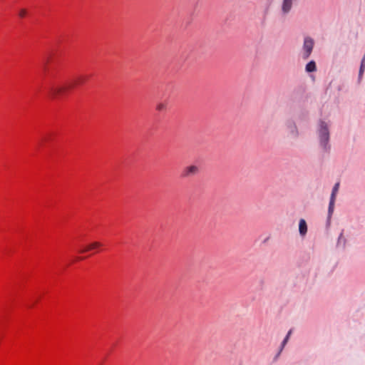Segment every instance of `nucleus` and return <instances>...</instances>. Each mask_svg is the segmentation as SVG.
<instances>
[{
  "mask_svg": "<svg viewBox=\"0 0 365 365\" xmlns=\"http://www.w3.org/2000/svg\"><path fill=\"white\" fill-rule=\"evenodd\" d=\"M85 80L86 78L84 76H79L74 82L65 83L63 85L52 86L49 88V94L53 98L63 96L67 91L73 88L75 85L82 83Z\"/></svg>",
  "mask_w": 365,
  "mask_h": 365,
  "instance_id": "obj_1",
  "label": "nucleus"
},
{
  "mask_svg": "<svg viewBox=\"0 0 365 365\" xmlns=\"http://www.w3.org/2000/svg\"><path fill=\"white\" fill-rule=\"evenodd\" d=\"M320 145L324 150L329 148V131L327 124L324 121H320L317 130Z\"/></svg>",
  "mask_w": 365,
  "mask_h": 365,
  "instance_id": "obj_2",
  "label": "nucleus"
},
{
  "mask_svg": "<svg viewBox=\"0 0 365 365\" xmlns=\"http://www.w3.org/2000/svg\"><path fill=\"white\" fill-rule=\"evenodd\" d=\"M314 43V40L312 38H304L302 53V57L304 59H307L311 55L313 50Z\"/></svg>",
  "mask_w": 365,
  "mask_h": 365,
  "instance_id": "obj_3",
  "label": "nucleus"
},
{
  "mask_svg": "<svg viewBox=\"0 0 365 365\" xmlns=\"http://www.w3.org/2000/svg\"><path fill=\"white\" fill-rule=\"evenodd\" d=\"M199 172V168L197 165H189L183 168L181 176L187 178L197 175Z\"/></svg>",
  "mask_w": 365,
  "mask_h": 365,
  "instance_id": "obj_4",
  "label": "nucleus"
},
{
  "mask_svg": "<svg viewBox=\"0 0 365 365\" xmlns=\"http://www.w3.org/2000/svg\"><path fill=\"white\" fill-rule=\"evenodd\" d=\"M286 127L289 130L290 134L294 137H297L299 135L298 129L294 122L288 120L286 123Z\"/></svg>",
  "mask_w": 365,
  "mask_h": 365,
  "instance_id": "obj_5",
  "label": "nucleus"
},
{
  "mask_svg": "<svg viewBox=\"0 0 365 365\" xmlns=\"http://www.w3.org/2000/svg\"><path fill=\"white\" fill-rule=\"evenodd\" d=\"M102 246V244L98 242H92L91 244L88 245V246H86L85 248H83V250H80L79 252L81 253H84V252H88L90 250H94V249H97V248H99Z\"/></svg>",
  "mask_w": 365,
  "mask_h": 365,
  "instance_id": "obj_6",
  "label": "nucleus"
},
{
  "mask_svg": "<svg viewBox=\"0 0 365 365\" xmlns=\"http://www.w3.org/2000/svg\"><path fill=\"white\" fill-rule=\"evenodd\" d=\"M299 232L302 236H304L307 232V222L304 219H301L299 222Z\"/></svg>",
  "mask_w": 365,
  "mask_h": 365,
  "instance_id": "obj_7",
  "label": "nucleus"
},
{
  "mask_svg": "<svg viewBox=\"0 0 365 365\" xmlns=\"http://www.w3.org/2000/svg\"><path fill=\"white\" fill-rule=\"evenodd\" d=\"M294 0H283L282 10L284 14H287L292 9Z\"/></svg>",
  "mask_w": 365,
  "mask_h": 365,
  "instance_id": "obj_8",
  "label": "nucleus"
},
{
  "mask_svg": "<svg viewBox=\"0 0 365 365\" xmlns=\"http://www.w3.org/2000/svg\"><path fill=\"white\" fill-rule=\"evenodd\" d=\"M305 69H306V71L308 72V73L315 71L317 70V66H316L315 62L314 61H309L306 65Z\"/></svg>",
  "mask_w": 365,
  "mask_h": 365,
  "instance_id": "obj_9",
  "label": "nucleus"
},
{
  "mask_svg": "<svg viewBox=\"0 0 365 365\" xmlns=\"http://www.w3.org/2000/svg\"><path fill=\"white\" fill-rule=\"evenodd\" d=\"M156 110L159 112L165 111L167 110V103L164 102H158L156 104Z\"/></svg>",
  "mask_w": 365,
  "mask_h": 365,
  "instance_id": "obj_10",
  "label": "nucleus"
},
{
  "mask_svg": "<svg viewBox=\"0 0 365 365\" xmlns=\"http://www.w3.org/2000/svg\"><path fill=\"white\" fill-rule=\"evenodd\" d=\"M364 69H365V53H364V56L361 60V66H360V69H359V78H361V76H362L364 71Z\"/></svg>",
  "mask_w": 365,
  "mask_h": 365,
  "instance_id": "obj_11",
  "label": "nucleus"
},
{
  "mask_svg": "<svg viewBox=\"0 0 365 365\" xmlns=\"http://www.w3.org/2000/svg\"><path fill=\"white\" fill-rule=\"evenodd\" d=\"M339 182H336L334 187H333V190H332V192H331V198H335L336 197V195L339 190Z\"/></svg>",
  "mask_w": 365,
  "mask_h": 365,
  "instance_id": "obj_12",
  "label": "nucleus"
},
{
  "mask_svg": "<svg viewBox=\"0 0 365 365\" xmlns=\"http://www.w3.org/2000/svg\"><path fill=\"white\" fill-rule=\"evenodd\" d=\"M334 202H335V198L330 197V202H329V215H331V213L333 212Z\"/></svg>",
  "mask_w": 365,
  "mask_h": 365,
  "instance_id": "obj_13",
  "label": "nucleus"
},
{
  "mask_svg": "<svg viewBox=\"0 0 365 365\" xmlns=\"http://www.w3.org/2000/svg\"><path fill=\"white\" fill-rule=\"evenodd\" d=\"M19 15L20 17L23 18L26 15V10L24 9H22L19 11Z\"/></svg>",
  "mask_w": 365,
  "mask_h": 365,
  "instance_id": "obj_14",
  "label": "nucleus"
},
{
  "mask_svg": "<svg viewBox=\"0 0 365 365\" xmlns=\"http://www.w3.org/2000/svg\"><path fill=\"white\" fill-rule=\"evenodd\" d=\"M288 340H289L288 337L284 338V339L283 340V341L282 343V347H281L280 351L282 350V349L284 348L285 344L287 343Z\"/></svg>",
  "mask_w": 365,
  "mask_h": 365,
  "instance_id": "obj_15",
  "label": "nucleus"
},
{
  "mask_svg": "<svg viewBox=\"0 0 365 365\" xmlns=\"http://www.w3.org/2000/svg\"><path fill=\"white\" fill-rule=\"evenodd\" d=\"M292 329H290V330L288 331V333H287V334L286 337H288V339H289V336H291V334H292Z\"/></svg>",
  "mask_w": 365,
  "mask_h": 365,
  "instance_id": "obj_16",
  "label": "nucleus"
},
{
  "mask_svg": "<svg viewBox=\"0 0 365 365\" xmlns=\"http://www.w3.org/2000/svg\"><path fill=\"white\" fill-rule=\"evenodd\" d=\"M342 235H343L342 233H341V234H340V236H339V240H340V239L341 238V237H342Z\"/></svg>",
  "mask_w": 365,
  "mask_h": 365,
  "instance_id": "obj_17",
  "label": "nucleus"
}]
</instances>
